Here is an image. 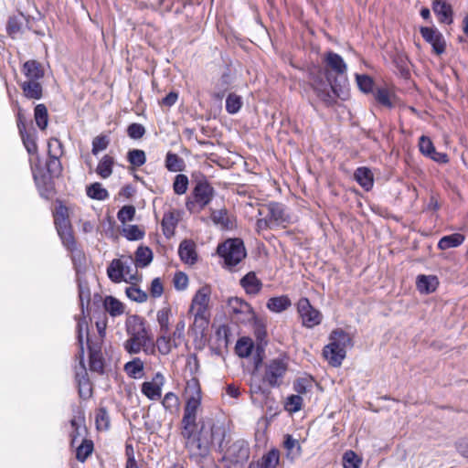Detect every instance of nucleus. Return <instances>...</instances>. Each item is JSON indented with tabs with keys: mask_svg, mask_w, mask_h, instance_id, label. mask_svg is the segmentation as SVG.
Segmentation results:
<instances>
[{
	"mask_svg": "<svg viewBox=\"0 0 468 468\" xmlns=\"http://www.w3.org/2000/svg\"><path fill=\"white\" fill-rule=\"evenodd\" d=\"M186 401L180 422V434L190 457H206L214 441L215 423L212 420H197L202 410L203 393L199 379L194 376L186 381Z\"/></svg>",
	"mask_w": 468,
	"mask_h": 468,
	"instance_id": "1",
	"label": "nucleus"
},
{
	"mask_svg": "<svg viewBox=\"0 0 468 468\" xmlns=\"http://www.w3.org/2000/svg\"><path fill=\"white\" fill-rule=\"evenodd\" d=\"M193 188L186 198V208L193 215L201 213L213 200L216 191L206 176L199 175L193 180Z\"/></svg>",
	"mask_w": 468,
	"mask_h": 468,
	"instance_id": "2",
	"label": "nucleus"
},
{
	"mask_svg": "<svg viewBox=\"0 0 468 468\" xmlns=\"http://www.w3.org/2000/svg\"><path fill=\"white\" fill-rule=\"evenodd\" d=\"M308 80L315 95L326 107H332L336 103V84L333 80H328L324 68L312 67L308 71Z\"/></svg>",
	"mask_w": 468,
	"mask_h": 468,
	"instance_id": "3",
	"label": "nucleus"
},
{
	"mask_svg": "<svg viewBox=\"0 0 468 468\" xmlns=\"http://www.w3.org/2000/svg\"><path fill=\"white\" fill-rule=\"evenodd\" d=\"M46 166L48 175H47L37 164H31V170L40 195L44 197H48V196L54 192L52 177H58L62 173L63 167L60 158H48Z\"/></svg>",
	"mask_w": 468,
	"mask_h": 468,
	"instance_id": "4",
	"label": "nucleus"
},
{
	"mask_svg": "<svg viewBox=\"0 0 468 468\" xmlns=\"http://www.w3.org/2000/svg\"><path fill=\"white\" fill-rule=\"evenodd\" d=\"M329 344L323 349V356L329 365L340 367L346 355V347L352 345L350 335L343 329H335L329 335Z\"/></svg>",
	"mask_w": 468,
	"mask_h": 468,
	"instance_id": "5",
	"label": "nucleus"
},
{
	"mask_svg": "<svg viewBox=\"0 0 468 468\" xmlns=\"http://www.w3.org/2000/svg\"><path fill=\"white\" fill-rule=\"evenodd\" d=\"M53 218L57 232L63 245L70 251L76 250L77 242L69 220V208L62 202H58L56 206Z\"/></svg>",
	"mask_w": 468,
	"mask_h": 468,
	"instance_id": "6",
	"label": "nucleus"
},
{
	"mask_svg": "<svg viewBox=\"0 0 468 468\" xmlns=\"http://www.w3.org/2000/svg\"><path fill=\"white\" fill-rule=\"evenodd\" d=\"M288 370L289 363L286 357L270 359L263 365L261 382L270 388H280Z\"/></svg>",
	"mask_w": 468,
	"mask_h": 468,
	"instance_id": "7",
	"label": "nucleus"
},
{
	"mask_svg": "<svg viewBox=\"0 0 468 468\" xmlns=\"http://www.w3.org/2000/svg\"><path fill=\"white\" fill-rule=\"evenodd\" d=\"M210 296L211 288L205 285L199 288L192 298L189 314L194 316V323L200 325L207 324L210 318Z\"/></svg>",
	"mask_w": 468,
	"mask_h": 468,
	"instance_id": "8",
	"label": "nucleus"
},
{
	"mask_svg": "<svg viewBox=\"0 0 468 468\" xmlns=\"http://www.w3.org/2000/svg\"><path fill=\"white\" fill-rule=\"evenodd\" d=\"M250 454L249 443L243 440H238L227 447L221 463L224 468H244Z\"/></svg>",
	"mask_w": 468,
	"mask_h": 468,
	"instance_id": "9",
	"label": "nucleus"
},
{
	"mask_svg": "<svg viewBox=\"0 0 468 468\" xmlns=\"http://www.w3.org/2000/svg\"><path fill=\"white\" fill-rule=\"evenodd\" d=\"M217 252L224 260L225 266L229 270L237 266L247 255L242 239L238 238L228 239L219 243Z\"/></svg>",
	"mask_w": 468,
	"mask_h": 468,
	"instance_id": "10",
	"label": "nucleus"
},
{
	"mask_svg": "<svg viewBox=\"0 0 468 468\" xmlns=\"http://www.w3.org/2000/svg\"><path fill=\"white\" fill-rule=\"evenodd\" d=\"M322 60L328 80L336 84L338 78L346 79L347 65L338 53L329 50L323 55Z\"/></svg>",
	"mask_w": 468,
	"mask_h": 468,
	"instance_id": "11",
	"label": "nucleus"
},
{
	"mask_svg": "<svg viewBox=\"0 0 468 468\" xmlns=\"http://www.w3.org/2000/svg\"><path fill=\"white\" fill-rule=\"evenodd\" d=\"M227 308L229 316L236 323L246 324L255 317L252 306L239 297H229L227 301Z\"/></svg>",
	"mask_w": 468,
	"mask_h": 468,
	"instance_id": "12",
	"label": "nucleus"
},
{
	"mask_svg": "<svg viewBox=\"0 0 468 468\" xmlns=\"http://www.w3.org/2000/svg\"><path fill=\"white\" fill-rule=\"evenodd\" d=\"M295 306L303 327L314 328L322 323L323 314L312 305L307 297H301Z\"/></svg>",
	"mask_w": 468,
	"mask_h": 468,
	"instance_id": "13",
	"label": "nucleus"
},
{
	"mask_svg": "<svg viewBox=\"0 0 468 468\" xmlns=\"http://www.w3.org/2000/svg\"><path fill=\"white\" fill-rule=\"evenodd\" d=\"M124 350L130 355H136L143 351L147 356L155 355V346L149 332L128 336L123 343Z\"/></svg>",
	"mask_w": 468,
	"mask_h": 468,
	"instance_id": "14",
	"label": "nucleus"
},
{
	"mask_svg": "<svg viewBox=\"0 0 468 468\" xmlns=\"http://www.w3.org/2000/svg\"><path fill=\"white\" fill-rule=\"evenodd\" d=\"M87 346L89 350L90 370L102 374L104 372V357L101 352V339H91L88 335Z\"/></svg>",
	"mask_w": 468,
	"mask_h": 468,
	"instance_id": "15",
	"label": "nucleus"
},
{
	"mask_svg": "<svg viewBox=\"0 0 468 468\" xmlns=\"http://www.w3.org/2000/svg\"><path fill=\"white\" fill-rule=\"evenodd\" d=\"M422 38L432 48V52L441 56L446 50V41L443 35L435 27H420Z\"/></svg>",
	"mask_w": 468,
	"mask_h": 468,
	"instance_id": "16",
	"label": "nucleus"
},
{
	"mask_svg": "<svg viewBox=\"0 0 468 468\" xmlns=\"http://www.w3.org/2000/svg\"><path fill=\"white\" fill-rule=\"evenodd\" d=\"M165 382L164 375L157 372L150 381H144L141 385V392L150 400H159L162 397V388Z\"/></svg>",
	"mask_w": 468,
	"mask_h": 468,
	"instance_id": "17",
	"label": "nucleus"
},
{
	"mask_svg": "<svg viewBox=\"0 0 468 468\" xmlns=\"http://www.w3.org/2000/svg\"><path fill=\"white\" fill-rule=\"evenodd\" d=\"M420 152L426 157L439 164H447L449 162L448 154L437 152L430 137L421 135L419 139Z\"/></svg>",
	"mask_w": 468,
	"mask_h": 468,
	"instance_id": "18",
	"label": "nucleus"
},
{
	"mask_svg": "<svg viewBox=\"0 0 468 468\" xmlns=\"http://www.w3.org/2000/svg\"><path fill=\"white\" fill-rule=\"evenodd\" d=\"M268 218L275 227H285L290 222V216L286 212L283 204L279 202H270L267 206Z\"/></svg>",
	"mask_w": 468,
	"mask_h": 468,
	"instance_id": "19",
	"label": "nucleus"
},
{
	"mask_svg": "<svg viewBox=\"0 0 468 468\" xmlns=\"http://www.w3.org/2000/svg\"><path fill=\"white\" fill-rule=\"evenodd\" d=\"M80 371L76 372L75 379L80 399H88L92 396V385L84 365V356L80 357Z\"/></svg>",
	"mask_w": 468,
	"mask_h": 468,
	"instance_id": "20",
	"label": "nucleus"
},
{
	"mask_svg": "<svg viewBox=\"0 0 468 468\" xmlns=\"http://www.w3.org/2000/svg\"><path fill=\"white\" fill-rule=\"evenodd\" d=\"M210 219L221 230H232L237 227L236 217L229 214L227 208L212 209Z\"/></svg>",
	"mask_w": 468,
	"mask_h": 468,
	"instance_id": "21",
	"label": "nucleus"
},
{
	"mask_svg": "<svg viewBox=\"0 0 468 468\" xmlns=\"http://www.w3.org/2000/svg\"><path fill=\"white\" fill-rule=\"evenodd\" d=\"M181 219V211L178 209H170L164 213L161 227L165 238L170 239L175 235L176 229Z\"/></svg>",
	"mask_w": 468,
	"mask_h": 468,
	"instance_id": "22",
	"label": "nucleus"
},
{
	"mask_svg": "<svg viewBox=\"0 0 468 468\" xmlns=\"http://www.w3.org/2000/svg\"><path fill=\"white\" fill-rule=\"evenodd\" d=\"M432 10L441 24L451 25L453 22L452 6L446 0H433Z\"/></svg>",
	"mask_w": 468,
	"mask_h": 468,
	"instance_id": "23",
	"label": "nucleus"
},
{
	"mask_svg": "<svg viewBox=\"0 0 468 468\" xmlns=\"http://www.w3.org/2000/svg\"><path fill=\"white\" fill-rule=\"evenodd\" d=\"M22 143L29 155L35 156L39 162L37 133L35 128L30 127L27 130L19 133Z\"/></svg>",
	"mask_w": 468,
	"mask_h": 468,
	"instance_id": "24",
	"label": "nucleus"
},
{
	"mask_svg": "<svg viewBox=\"0 0 468 468\" xmlns=\"http://www.w3.org/2000/svg\"><path fill=\"white\" fill-rule=\"evenodd\" d=\"M21 71L26 77V80H41L45 76L43 65L36 59L26 61L22 66Z\"/></svg>",
	"mask_w": 468,
	"mask_h": 468,
	"instance_id": "25",
	"label": "nucleus"
},
{
	"mask_svg": "<svg viewBox=\"0 0 468 468\" xmlns=\"http://www.w3.org/2000/svg\"><path fill=\"white\" fill-rule=\"evenodd\" d=\"M125 330L128 336L148 333L145 319L138 314H131L126 317Z\"/></svg>",
	"mask_w": 468,
	"mask_h": 468,
	"instance_id": "26",
	"label": "nucleus"
},
{
	"mask_svg": "<svg viewBox=\"0 0 468 468\" xmlns=\"http://www.w3.org/2000/svg\"><path fill=\"white\" fill-rule=\"evenodd\" d=\"M240 286L249 295H257L263 287L262 282L257 277L254 271H250L244 275L239 281Z\"/></svg>",
	"mask_w": 468,
	"mask_h": 468,
	"instance_id": "27",
	"label": "nucleus"
},
{
	"mask_svg": "<svg viewBox=\"0 0 468 468\" xmlns=\"http://www.w3.org/2000/svg\"><path fill=\"white\" fill-rule=\"evenodd\" d=\"M279 463L280 451L276 448H272L264 453L257 462L250 463L249 468H277Z\"/></svg>",
	"mask_w": 468,
	"mask_h": 468,
	"instance_id": "28",
	"label": "nucleus"
},
{
	"mask_svg": "<svg viewBox=\"0 0 468 468\" xmlns=\"http://www.w3.org/2000/svg\"><path fill=\"white\" fill-rule=\"evenodd\" d=\"M178 255L184 263L190 265L195 264L197 261L195 242L191 239H184L179 244Z\"/></svg>",
	"mask_w": 468,
	"mask_h": 468,
	"instance_id": "29",
	"label": "nucleus"
},
{
	"mask_svg": "<svg viewBox=\"0 0 468 468\" xmlns=\"http://www.w3.org/2000/svg\"><path fill=\"white\" fill-rule=\"evenodd\" d=\"M19 86L27 99L36 101L42 99L43 85L41 80H24Z\"/></svg>",
	"mask_w": 468,
	"mask_h": 468,
	"instance_id": "30",
	"label": "nucleus"
},
{
	"mask_svg": "<svg viewBox=\"0 0 468 468\" xmlns=\"http://www.w3.org/2000/svg\"><path fill=\"white\" fill-rule=\"evenodd\" d=\"M439 279L435 275L420 274L417 276L416 287L421 294H430L434 292L439 286Z\"/></svg>",
	"mask_w": 468,
	"mask_h": 468,
	"instance_id": "31",
	"label": "nucleus"
},
{
	"mask_svg": "<svg viewBox=\"0 0 468 468\" xmlns=\"http://www.w3.org/2000/svg\"><path fill=\"white\" fill-rule=\"evenodd\" d=\"M155 350L157 349L161 355H168L173 347H177L176 343V331H174L173 335L169 333H161L156 338L154 343Z\"/></svg>",
	"mask_w": 468,
	"mask_h": 468,
	"instance_id": "32",
	"label": "nucleus"
},
{
	"mask_svg": "<svg viewBox=\"0 0 468 468\" xmlns=\"http://www.w3.org/2000/svg\"><path fill=\"white\" fill-rule=\"evenodd\" d=\"M354 177L357 184L365 190L368 191L373 187L374 176L369 168L365 166L356 168L354 173Z\"/></svg>",
	"mask_w": 468,
	"mask_h": 468,
	"instance_id": "33",
	"label": "nucleus"
},
{
	"mask_svg": "<svg viewBox=\"0 0 468 468\" xmlns=\"http://www.w3.org/2000/svg\"><path fill=\"white\" fill-rule=\"evenodd\" d=\"M115 159L110 154H104L99 161L96 167V174L102 179L109 178L113 172Z\"/></svg>",
	"mask_w": 468,
	"mask_h": 468,
	"instance_id": "34",
	"label": "nucleus"
},
{
	"mask_svg": "<svg viewBox=\"0 0 468 468\" xmlns=\"http://www.w3.org/2000/svg\"><path fill=\"white\" fill-rule=\"evenodd\" d=\"M292 305V301L288 295L271 297L266 303V307L272 313H282Z\"/></svg>",
	"mask_w": 468,
	"mask_h": 468,
	"instance_id": "35",
	"label": "nucleus"
},
{
	"mask_svg": "<svg viewBox=\"0 0 468 468\" xmlns=\"http://www.w3.org/2000/svg\"><path fill=\"white\" fill-rule=\"evenodd\" d=\"M173 316L172 307L166 303L156 313V320L160 327V333H169L170 320Z\"/></svg>",
	"mask_w": 468,
	"mask_h": 468,
	"instance_id": "36",
	"label": "nucleus"
},
{
	"mask_svg": "<svg viewBox=\"0 0 468 468\" xmlns=\"http://www.w3.org/2000/svg\"><path fill=\"white\" fill-rule=\"evenodd\" d=\"M107 274L109 279L115 283H119L123 281L124 263L120 259L112 260L107 268Z\"/></svg>",
	"mask_w": 468,
	"mask_h": 468,
	"instance_id": "37",
	"label": "nucleus"
},
{
	"mask_svg": "<svg viewBox=\"0 0 468 468\" xmlns=\"http://www.w3.org/2000/svg\"><path fill=\"white\" fill-rule=\"evenodd\" d=\"M103 308L112 317L120 316L124 313V304L111 295L104 298Z\"/></svg>",
	"mask_w": 468,
	"mask_h": 468,
	"instance_id": "38",
	"label": "nucleus"
},
{
	"mask_svg": "<svg viewBox=\"0 0 468 468\" xmlns=\"http://www.w3.org/2000/svg\"><path fill=\"white\" fill-rule=\"evenodd\" d=\"M144 364L140 357H134L124 365V371L132 378H141L144 376Z\"/></svg>",
	"mask_w": 468,
	"mask_h": 468,
	"instance_id": "39",
	"label": "nucleus"
},
{
	"mask_svg": "<svg viewBox=\"0 0 468 468\" xmlns=\"http://www.w3.org/2000/svg\"><path fill=\"white\" fill-rule=\"evenodd\" d=\"M153 258V251L149 247L139 246L135 251V266L145 268L152 262Z\"/></svg>",
	"mask_w": 468,
	"mask_h": 468,
	"instance_id": "40",
	"label": "nucleus"
},
{
	"mask_svg": "<svg viewBox=\"0 0 468 468\" xmlns=\"http://www.w3.org/2000/svg\"><path fill=\"white\" fill-rule=\"evenodd\" d=\"M127 161L130 164L129 170H135L146 163V154L144 150L131 149L126 155Z\"/></svg>",
	"mask_w": 468,
	"mask_h": 468,
	"instance_id": "41",
	"label": "nucleus"
},
{
	"mask_svg": "<svg viewBox=\"0 0 468 468\" xmlns=\"http://www.w3.org/2000/svg\"><path fill=\"white\" fill-rule=\"evenodd\" d=\"M465 237L461 233H453L442 237L438 242V248L445 250L451 248H455L463 243Z\"/></svg>",
	"mask_w": 468,
	"mask_h": 468,
	"instance_id": "42",
	"label": "nucleus"
},
{
	"mask_svg": "<svg viewBox=\"0 0 468 468\" xmlns=\"http://www.w3.org/2000/svg\"><path fill=\"white\" fill-rule=\"evenodd\" d=\"M165 168L170 172H182L185 170L186 164L178 154L168 152L165 160Z\"/></svg>",
	"mask_w": 468,
	"mask_h": 468,
	"instance_id": "43",
	"label": "nucleus"
},
{
	"mask_svg": "<svg viewBox=\"0 0 468 468\" xmlns=\"http://www.w3.org/2000/svg\"><path fill=\"white\" fill-rule=\"evenodd\" d=\"M34 119L39 130L45 131L48 124V112L44 103L37 104L34 108Z\"/></svg>",
	"mask_w": 468,
	"mask_h": 468,
	"instance_id": "44",
	"label": "nucleus"
},
{
	"mask_svg": "<svg viewBox=\"0 0 468 468\" xmlns=\"http://www.w3.org/2000/svg\"><path fill=\"white\" fill-rule=\"evenodd\" d=\"M87 196L94 200L103 201L109 197V192L99 182L90 184L86 187Z\"/></svg>",
	"mask_w": 468,
	"mask_h": 468,
	"instance_id": "45",
	"label": "nucleus"
},
{
	"mask_svg": "<svg viewBox=\"0 0 468 468\" xmlns=\"http://www.w3.org/2000/svg\"><path fill=\"white\" fill-rule=\"evenodd\" d=\"M254 344L250 337H241L236 343L235 352L239 357L245 358L250 356Z\"/></svg>",
	"mask_w": 468,
	"mask_h": 468,
	"instance_id": "46",
	"label": "nucleus"
},
{
	"mask_svg": "<svg viewBox=\"0 0 468 468\" xmlns=\"http://www.w3.org/2000/svg\"><path fill=\"white\" fill-rule=\"evenodd\" d=\"M95 424L98 431H108L111 427L109 413L104 407H100L95 411Z\"/></svg>",
	"mask_w": 468,
	"mask_h": 468,
	"instance_id": "47",
	"label": "nucleus"
},
{
	"mask_svg": "<svg viewBox=\"0 0 468 468\" xmlns=\"http://www.w3.org/2000/svg\"><path fill=\"white\" fill-rule=\"evenodd\" d=\"M377 102L386 108L391 109L394 107L392 97L394 95L387 88H378L374 93Z\"/></svg>",
	"mask_w": 468,
	"mask_h": 468,
	"instance_id": "48",
	"label": "nucleus"
},
{
	"mask_svg": "<svg viewBox=\"0 0 468 468\" xmlns=\"http://www.w3.org/2000/svg\"><path fill=\"white\" fill-rule=\"evenodd\" d=\"M93 450V441L91 440L84 439L80 445L76 449V459L80 463H84L92 453Z\"/></svg>",
	"mask_w": 468,
	"mask_h": 468,
	"instance_id": "49",
	"label": "nucleus"
},
{
	"mask_svg": "<svg viewBox=\"0 0 468 468\" xmlns=\"http://www.w3.org/2000/svg\"><path fill=\"white\" fill-rule=\"evenodd\" d=\"M164 409L171 414L176 413L179 410L180 401L178 396L174 392H167L162 401Z\"/></svg>",
	"mask_w": 468,
	"mask_h": 468,
	"instance_id": "50",
	"label": "nucleus"
},
{
	"mask_svg": "<svg viewBox=\"0 0 468 468\" xmlns=\"http://www.w3.org/2000/svg\"><path fill=\"white\" fill-rule=\"evenodd\" d=\"M283 448L287 451V455L300 456L302 453V447L296 439L292 435L286 434L283 441Z\"/></svg>",
	"mask_w": 468,
	"mask_h": 468,
	"instance_id": "51",
	"label": "nucleus"
},
{
	"mask_svg": "<svg viewBox=\"0 0 468 468\" xmlns=\"http://www.w3.org/2000/svg\"><path fill=\"white\" fill-rule=\"evenodd\" d=\"M303 399L299 395H290L286 398L284 402V409L290 413H296L303 408Z\"/></svg>",
	"mask_w": 468,
	"mask_h": 468,
	"instance_id": "52",
	"label": "nucleus"
},
{
	"mask_svg": "<svg viewBox=\"0 0 468 468\" xmlns=\"http://www.w3.org/2000/svg\"><path fill=\"white\" fill-rule=\"evenodd\" d=\"M63 155V144L58 138H50L48 141V158H61Z\"/></svg>",
	"mask_w": 468,
	"mask_h": 468,
	"instance_id": "53",
	"label": "nucleus"
},
{
	"mask_svg": "<svg viewBox=\"0 0 468 468\" xmlns=\"http://www.w3.org/2000/svg\"><path fill=\"white\" fill-rule=\"evenodd\" d=\"M356 80L362 92L366 94L373 92L375 81L370 76L366 74H356Z\"/></svg>",
	"mask_w": 468,
	"mask_h": 468,
	"instance_id": "54",
	"label": "nucleus"
},
{
	"mask_svg": "<svg viewBox=\"0 0 468 468\" xmlns=\"http://www.w3.org/2000/svg\"><path fill=\"white\" fill-rule=\"evenodd\" d=\"M189 185L188 177L184 174L176 176L173 183V190L176 195H184L186 193Z\"/></svg>",
	"mask_w": 468,
	"mask_h": 468,
	"instance_id": "55",
	"label": "nucleus"
},
{
	"mask_svg": "<svg viewBox=\"0 0 468 468\" xmlns=\"http://www.w3.org/2000/svg\"><path fill=\"white\" fill-rule=\"evenodd\" d=\"M242 106L241 97L236 93H229L226 99V111L230 114L237 113Z\"/></svg>",
	"mask_w": 468,
	"mask_h": 468,
	"instance_id": "56",
	"label": "nucleus"
},
{
	"mask_svg": "<svg viewBox=\"0 0 468 468\" xmlns=\"http://www.w3.org/2000/svg\"><path fill=\"white\" fill-rule=\"evenodd\" d=\"M110 144V139L106 134H100L93 138L91 153L97 155L100 152L104 151Z\"/></svg>",
	"mask_w": 468,
	"mask_h": 468,
	"instance_id": "57",
	"label": "nucleus"
},
{
	"mask_svg": "<svg viewBox=\"0 0 468 468\" xmlns=\"http://www.w3.org/2000/svg\"><path fill=\"white\" fill-rule=\"evenodd\" d=\"M362 460L354 451H347L343 455V467L344 468H359Z\"/></svg>",
	"mask_w": 468,
	"mask_h": 468,
	"instance_id": "58",
	"label": "nucleus"
},
{
	"mask_svg": "<svg viewBox=\"0 0 468 468\" xmlns=\"http://www.w3.org/2000/svg\"><path fill=\"white\" fill-rule=\"evenodd\" d=\"M125 292L128 298L137 303H144L148 299V294L136 286L127 287Z\"/></svg>",
	"mask_w": 468,
	"mask_h": 468,
	"instance_id": "59",
	"label": "nucleus"
},
{
	"mask_svg": "<svg viewBox=\"0 0 468 468\" xmlns=\"http://www.w3.org/2000/svg\"><path fill=\"white\" fill-rule=\"evenodd\" d=\"M122 235L128 240H140L144 237V231L137 225H129L122 229Z\"/></svg>",
	"mask_w": 468,
	"mask_h": 468,
	"instance_id": "60",
	"label": "nucleus"
},
{
	"mask_svg": "<svg viewBox=\"0 0 468 468\" xmlns=\"http://www.w3.org/2000/svg\"><path fill=\"white\" fill-rule=\"evenodd\" d=\"M135 207L132 205L123 206L117 213V218L122 224L132 221L135 216Z\"/></svg>",
	"mask_w": 468,
	"mask_h": 468,
	"instance_id": "61",
	"label": "nucleus"
},
{
	"mask_svg": "<svg viewBox=\"0 0 468 468\" xmlns=\"http://www.w3.org/2000/svg\"><path fill=\"white\" fill-rule=\"evenodd\" d=\"M312 388V379L306 378H301L294 381L293 390L297 393L296 395H303L310 391Z\"/></svg>",
	"mask_w": 468,
	"mask_h": 468,
	"instance_id": "62",
	"label": "nucleus"
},
{
	"mask_svg": "<svg viewBox=\"0 0 468 468\" xmlns=\"http://www.w3.org/2000/svg\"><path fill=\"white\" fill-rule=\"evenodd\" d=\"M145 133V128L143 124L133 122L127 127V134L133 140L141 139Z\"/></svg>",
	"mask_w": 468,
	"mask_h": 468,
	"instance_id": "63",
	"label": "nucleus"
},
{
	"mask_svg": "<svg viewBox=\"0 0 468 468\" xmlns=\"http://www.w3.org/2000/svg\"><path fill=\"white\" fill-rule=\"evenodd\" d=\"M173 283L176 290L184 291L188 286V277L183 271H176L173 278Z\"/></svg>",
	"mask_w": 468,
	"mask_h": 468,
	"instance_id": "64",
	"label": "nucleus"
}]
</instances>
